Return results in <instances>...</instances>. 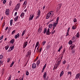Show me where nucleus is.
<instances>
[{
	"label": "nucleus",
	"mask_w": 80,
	"mask_h": 80,
	"mask_svg": "<svg viewBox=\"0 0 80 80\" xmlns=\"http://www.w3.org/2000/svg\"><path fill=\"white\" fill-rule=\"evenodd\" d=\"M47 28H45L44 29V31L43 32V33L45 34V32H46L47 35H50L51 32L50 33V29L48 28L47 30Z\"/></svg>",
	"instance_id": "obj_1"
},
{
	"label": "nucleus",
	"mask_w": 80,
	"mask_h": 80,
	"mask_svg": "<svg viewBox=\"0 0 80 80\" xmlns=\"http://www.w3.org/2000/svg\"><path fill=\"white\" fill-rule=\"evenodd\" d=\"M52 13H53L52 11H51L49 12L46 16V19H48L52 15Z\"/></svg>",
	"instance_id": "obj_2"
},
{
	"label": "nucleus",
	"mask_w": 80,
	"mask_h": 80,
	"mask_svg": "<svg viewBox=\"0 0 80 80\" xmlns=\"http://www.w3.org/2000/svg\"><path fill=\"white\" fill-rule=\"evenodd\" d=\"M58 20H59V17H58L57 18V19H56V22H54L53 23V27H56V26L57 25V24H58Z\"/></svg>",
	"instance_id": "obj_3"
},
{
	"label": "nucleus",
	"mask_w": 80,
	"mask_h": 80,
	"mask_svg": "<svg viewBox=\"0 0 80 80\" xmlns=\"http://www.w3.org/2000/svg\"><path fill=\"white\" fill-rule=\"evenodd\" d=\"M61 60H62L60 59V58H59V59H58L57 61V62H58L57 63V64L56 65H57L56 68L58 67V65H60V62H61Z\"/></svg>",
	"instance_id": "obj_4"
},
{
	"label": "nucleus",
	"mask_w": 80,
	"mask_h": 80,
	"mask_svg": "<svg viewBox=\"0 0 80 80\" xmlns=\"http://www.w3.org/2000/svg\"><path fill=\"white\" fill-rule=\"evenodd\" d=\"M19 8H20V5L18 4L16 5V7L15 8V10H16V11H18L19 9Z\"/></svg>",
	"instance_id": "obj_5"
},
{
	"label": "nucleus",
	"mask_w": 80,
	"mask_h": 80,
	"mask_svg": "<svg viewBox=\"0 0 80 80\" xmlns=\"http://www.w3.org/2000/svg\"><path fill=\"white\" fill-rule=\"evenodd\" d=\"M5 13L6 15H9V9L6 10Z\"/></svg>",
	"instance_id": "obj_6"
},
{
	"label": "nucleus",
	"mask_w": 80,
	"mask_h": 80,
	"mask_svg": "<svg viewBox=\"0 0 80 80\" xmlns=\"http://www.w3.org/2000/svg\"><path fill=\"white\" fill-rule=\"evenodd\" d=\"M19 37L20 34H19V33H18L17 35H16L14 36V37L16 39H17V38H19Z\"/></svg>",
	"instance_id": "obj_7"
},
{
	"label": "nucleus",
	"mask_w": 80,
	"mask_h": 80,
	"mask_svg": "<svg viewBox=\"0 0 80 80\" xmlns=\"http://www.w3.org/2000/svg\"><path fill=\"white\" fill-rule=\"evenodd\" d=\"M32 68H36V64L35 63L32 64Z\"/></svg>",
	"instance_id": "obj_8"
},
{
	"label": "nucleus",
	"mask_w": 80,
	"mask_h": 80,
	"mask_svg": "<svg viewBox=\"0 0 80 80\" xmlns=\"http://www.w3.org/2000/svg\"><path fill=\"white\" fill-rule=\"evenodd\" d=\"M43 76L44 77V79H45L46 78V77H47V72H45L44 75H43Z\"/></svg>",
	"instance_id": "obj_9"
},
{
	"label": "nucleus",
	"mask_w": 80,
	"mask_h": 80,
	"mask_svg": "<svg viewBox=\"0 0 80 80\" xmlns=\"http://www.w3.org/2000/svg\"><path fill=\"white\" fill-rule=\"evenodd\" d=\"M30 55H31V52L30 51H28V54L27 55V57H30Z\"/></svg>",
	"instance_id": "obj_10"
},
{
	"label": "nucleus",
	"mask_w": 80,
	"mask_h": 80,
	"mask_svg": "<svg viewBox=\"0 0 80 80\" xmlns=\"http://www.w3.org/2000/svg\"><path fill=\"white\" fill-rule=\"evenodd\" d=\"M62 6V3L58 5V7L57 8H58L59 10H60L61 8V6Z\"/></svg>",
	"instance_id": "obj_11"
},
{
	"label": "nucleus",
	"mask_w": 80,
	"mask_h": 80,
	"mask_svg": "<svg viewBox=\"0 0 80 80\" xmlns=\"http://www.w3.org/2000/svg\"><path fill=\"white\" fill-rule=\"evenodd\" d=\"M79 77H80V74H77L75 77L76 79L78 78H79Z\"/></svg>",
	"instance_id": "obj_12"
},
{
	"label": "nucleus",
	"mask_w": 80,
	"mask_h": 80,
	"mask_svg": "<svg viewBox=\"0 0 80 80\" xmlns=\"http://www.w3.org/2000/svg\"><path fill=\"white\" fill-rule=\"evenodd\" d=\"M28 42H27V41H26V42H25V43L23 46V47L24 48H25V47H26L27 46V45L28 44Z\"/></svg>",
	"instance_id": "obj_13"
},
{
	"label": "nucleus",
	"mask_w": 80,
	"mask_h": 80,
	"mask_svg": "<svg viewBox=\"0 0 80 80\" xmlns=\"http://www.w3.org/2000/svg\"><path fill=\"white\" fill-rule=\"evenodd\" d=\"M42 30L40 28H39L38 30V32L39 33H41V32H42Z\"/></svg>",
	"instance_id": "obj_14"
},
{
	"label": "nucleus",
	"mask_w": 80,
	"mask_h": 80,
	"mask_svg": "<svg viewBox=\"0 0 80 80\" xmlns=\"http://www.w3.org/2000/svg\"><path fill=\"white\" fill-rule=\"evenodd\" d=\"M53 26V24H50L48 26V27L49 28H52V26Z\"/></svg>",
	"instance_id": "obj_15"
},
{
	"label": "nucleus",
	"mask_w": 80,
	"mask_h": 80,
	"mask_svg": "<svg viewBox=\"0 0 80 80\" xmlns=\"http://www.w3.org/2000/svg\"><path fill=\"white\" fill-rule=\"evenodd\" d=\"M25 32H26V30H24L23 31L22 33V37H23V35H25Z\"/></svg>",
	"instance_id": "obj_16"
},
{
	"label": "nucleus",
	"mask_w": 80,
	"mask_h": 80,
	"mask_svg": "<svg viewBox=\"0 0 80 80\" xmlns=\"http://www.w3.org/2000/svg\"><path fill=\"white\" fill-rule=\"evenodd\" d=\"M41 12L40 11V10H39L38 12V16H39V17H40V15Z\"/></svg>",
	"instance_id": "obj_17"
},
{
	"label": "nucleus",
	"mask_w": 80,
	"mask_h": 80,
	"mask_svg": "<svg viewBox=\"0 0 80 80\" xmlns=\"http://www.w3.org/2000/svg\"><path fill=\"white\" fill-rule=\"evenodd\" d=\"M14 42H15V39H12L10 41L11 43H12V44H13L14 43Z\"/></svg>",
	"instance_id": "obj_18"
},
{
	"label": "nucleus",
	"mask_w": 80,
	"mask_h": 80,
	"mask_svg": "<svg viewBox=\"0 0 80 80\" xmlns=\"http://www.w3.org/2000/svg\"><path fill=\"white\" fill-rule=\"evenodd\" d=\"M27 1L25 0L23 4V6H24V7H25V5H27Z\"/></svg>",
	"instance_id": "obj_19"
},
{
	"label": "nucleus",
	"mask_w": 80,
	"mask_h": 80,
	"mask_svg": "<svg viewBox=\"0 0 80 80\" xmlns=\"http://www.w3.org/2000/svg\"><path fill=\"white\" fill-rule=\"evenodd\" d=\"M12 24H13V20L11 19L10 20V25L11 26L12 25Z\"/></svg>",
	"instance_id": "obj_20"
},
{
	"label": "nucleus",
	"mask_w": 80,
	"mask_h": 80,
	"mask_svg": "<svg viewBox=\"0 0 80 80\" xmlns=\"http://www.w3.org/2000/svg\"><path fill=\"white\" fill-rule=\"evenodd\" d=\"M40 60H38L37 62V66H38L39 65V64H40Z\"/></svg>",
	"instance_id": "obj_21"
},
{
	"label": "nucleus",
	"mask_w": 80,
	"mask_h": 80,
	"mask_svg": "<svg viewBox=\"0 0 80 80\" xmlns=\"http://www.w3.org/2000/svg\"><path fill=\"white\" fill-rule=\"evenodd\" d=\"M63 71H62V72H61V73H60V77H62V75H63Z\"/></svg>",
	"instance_id": "obj_22"
},
{
	"label": "nucleus",
	"mask_w": 80,
	"mask_h": 80,
	"mask_svg": "<svg viewBox=\"0 0 80 80\" xmlns=\"http://www.w3.org/2000/svg\"><path fill=\"white\" fill-rule=\"evenodd\" d=\"M18 16H17V17L15 18L14 19V21L15 22H16V21H17V19H18Z\"/></svg>",
	"instance_id": "obj_23"
},
{
	"label": "nucleus",
	"mask_w": 80,
	"mask_h": 80,
	"mask_svg": "<svg viewBox=\"0 0 80 80\" xmlns=\"http://www.w3.org/2000/svg\"><path fill=\"white\" fill-rule=\"evenodd\" d=\"M34 15L33 14L32 15V16L30 18H29V20H32V19H33V17H34Z\"/></svg>",
	"instance_id": "obj_24"
},
{
	"label": "nucleus",
	"mask_w": 80,
	"mask_h": 80,
	"mask_svg": "<svg viewBox=\"0 0 80 80\" xmlns=\"http://www.w3.org/2000/svg\"><path fill=\"white\" fill-rule=\"evenodd\" d=\"M14 64V61H12V63L11 64V65L10 66V67H12V66L13 65V64Z\"/></svg>",
	"instance_id": "obj_25"
},
{
	"label": "nucleus",
	"mask_w": 80,
	"mask_h": 80,
	"mask_svg": "<svg viewBox=\"0 0 80 80\" xmlns=\"http://www.w3.org/2000/svg\"><path fill=\"white\" fill-rule=\"evenodd\" d=\"M72 43H73V42L71 40H70L69 42L68 43L69 45H72Z\"/></svg>",
	"instance_id": "obj_26"
},
{
	"label": "nucleus",
	"mask_w": 80,
	"mask_h": 80,
	"mask_svg": "<svg viewBox=\"0 0 80 80\" xmlns=\"http://www.w3.org/2000/svg\"><path fill=\"white\" fill-rule=\"evenodd\" d=\"M24 12H22L21 14V17H24Z\"/></svg>",
	"instance_id": "obj_27"
},
{
	"label": "nucleus",
	"mask_w": 80,
	"mask_h": 80,
	"mask_svg": "<svg viewBox=\"0 0 80 80\" xmlns=\"http://www.w3.org/2000/svg\"><path fill=\"white\" fill-rule=\"evenodd\" d=\"M76 36L77 37V38H79V32H78L76 35Z\"/></svg>",
	"instance_id": "obj_28"
},
{
	"label": "nucleus",
	"mask_w": 80,
	"mask_h": 80,
	"mask_svg": "<svg viewBox=\"0 0 80 80\" xmlns=\"http://www.w3.org/2000/svg\"><path fill=\"white\" fill-rule=\"evenodd\" d=\"M8 48H9V47H8V45L5 46V48L6 49V50H7Z\"/></svg>",
	"instance_id": "obj_29"
},
{
	"label": "nucleus",
	"mask_w": 80,
	"mask_h": 80,
	"mask_svg": "<svg viewBox=\"0 0 80 80\" xmlns=\"http://www.w3.org/2000/svg\"><path fill=\"white\" fill-rule=\"evenodd\" d=\"M50 48V45H48L47 46V49H49V48Z\"/></svg>",
	"instance_id": "obj_30"
},
{
	"label": "nucleus",
	"mask_w": 80,
	"mask_h": 80,
	"mask_svg": "<svg viewBox=\"0 0 80 80\" xmlns=\"http://www.w3.org/2000/svg\"><path fill=\"white\" fill-rule=\"evenodd\" d=\"M62 48V46H61V47H60L58 50V52H60V50H61V48Z\"/></svg>",
	"instance_id": "obj_31"
},
{
	"label": "nucleus",
	"mask_w": 80,
	"mask_h": 80,
	"mask_svg": "<svg viewBox=\"0 0 80 80\" xmlns=\"http://www.w3.org/2000/svg\"><path fill=\"white\" fill-rule=\"evenodd\" d=\"M42 45H45L46 43V41H43L42 42Z\"/></svg>",
	"instance_id": "obj_32"
},
{
	"label": "nucleus",
	"mask_w": 80,
	"mask_h": 80,
	"mask_svg": "<svg viewBox=\"0 0 80 80\" xmlns=\"http://www.w3.org/2000/svg\"><path fill=\"white\" fill-rule=\"evenodd\" d=\"M47 66V64H45L44 66H43V70H44L45 69V68H46V67Z\"/></svg>",
	"instance_id": "obj_33"
},
{
	"label": "nucleus",
	"mask_w": 80,
	"mask_h": 80,
	"mask_svg": "<svg viewBox=\"0 0 80 80\" xmlns=\"http://www.w3.org/2000/svg\"><path fill=\"white\" fill-rule=\"evenodd\" d=\"M16 30H14L12 32V35H13V34H14V33H15V32H16Z\"/></svg>",
	"instance_id": "obj_34"
},
{
	"label": "nucleus",
	"mask_w": 80,
	"mask_h": 80,
	"mask_svg": "<svg viewBox=\"0 0 80 80\" xmlns=\"http://www.w3.org/2000/svg\"><path fill=\"white\" fill-rule=\"evenodd\" d=\"M14 48V46H12V47L11 48V50H13V49Z\"/></svg>",
	"instance_id": "obj_35"
},
{
	"label": "nucleus",
	"mask_w": 80,
	"mask_h": 80,
	"mask_svg": "<svg viewBox=\"0 0 80 80\" xmlns=\"http://www.w3.org/2000/svg\"><path fill=\"white\" fill-rule=\"evenodd\" d=\"M19 80H23V78L20 77L19 78Z\"/></svg>",
	"instance_id": "obj_36"
},
{
	"label": "nucleus",
	"mask_w": 80,
	"mask_h": 80,
	"mask_svg": "<svg viewBox=\"0 0 80 80\" xmlns=\"http://www.w3.org/2000/svg\"><path fill=\"white\" fill-rule=\"evenodd\" d=\"M73 22H77L76 18H74V20H73Z\"/></svg>",
	"instance_id": "obj_37"
},
{
	"label": "nucleus",
	"mask_w": 80,
	"mask_h": 80,
	"mask_svg": "<svg viewBox=\"0 0 80 80\" xmlns=\"http://www.w3.org/2000/svg\"><path fill=\"white\" fill-rule=\"evenodd\" d=\"M75 28L76 27H75L74 26H73L72 27V28L73 30H75Z\"/></svg>",
	"instance_id": "obj_38"
},
{
	"label": "nucleus",
	"mask_w": 80,
	"mask_h": 80,
	"mask_svg": "<svg viewBox=\"0 0 80 80\" xmlns=\"http://www.w3.org/2000/svg\"><path fill=\"white\" fill-rule=\"evenodd\" d=\"M3 36L2 35L1 37L0 38V40H2L3 39Z\"/></svg>",
	"instance_id": "obj_39"
},
{
	"label": "nucleus",
	"mask_w": 80,
	"mask_h": 80,
	"mask_svg": "<svg viewBox=\"0 0 80 80\" xmlns=\"http://www.w3.org/2000/svg\"><path fill=\"white\" fill-rule=\"evenodd\" d=\"M68 75H69V74H70V75H71V74H72V72H68Z\"/></svg>",
	"instance_id": "obj_40"
},
{
	"label": "nucleus",
	"mask_w": 80,
	"mask_h": 80,
	"mask_svg": "<svg viewBox=\"0 0 80 80\" xmlns=\"http://www.w3.org/2000/svg\"><path fill=\"white\" fill-rule=\"evenodd\" d=\"M37 47H38V45H36L34 49V52H35V50H36V48Z\"/></svg>",
	"instance_id": "obj_41"
},
{
	"label": "nucleus",
	"mask_w": 80,
	"mask_h": 80,
	"mask_svg": "<svg viewBox=\"0 0 80 80\" xmlns=\"http://www.w3.org/2000/svg\"><path fill=\"white\" fill-rule=\"evenodd\" d=\"M6 2H7V0H4L3 2V3H4V4H5V3H6Z\"/></svg>",
	"instance_id": "obj_42"
},
{
	"label": "nucleus",
	"mask_w": 80,
	"mask_h": 80,
	"mask_svg": "<svg viewBox=\"0 0 80 80\" xmlns=\"http://www.w3.org/2000/svg\"><path fill=\"white\" fill-rule=\"evenodd\" d=\"M3 58V55H0V60L2 59Z\"/></svg>",
	"instance_id": "obj_43"
},
{
	"label": "nucleus",
	"mask_w": 80,
	"mask_h": 80,
	"mask_svg": "<svg viewBox=\"0 0 80 80\" xmlns=\"http://www.w3.org/2000/svg\"><path fill=\"white\" fill-rule=\"evenodd\" d=\"M29 74V72H28L27 71L26 73V75L27 76Z\"/></svg>",
	"instance_id": "obj_44"
},
{
	"label": "nucleus",
	"mask_w": 80,
	"mask_h": 80,
	"mask_svg": "<svg viewBox=\"0 0 80 80\" xmlns=\"http://www.w3.org/2000/svg\"><path fill=\"white\" fill-rule=\"evenodd\" d=\"M75 47V45H74L73 46H72V49H73V48H74Z\"/></svg>",
	"instance_id": "obj_45"
},
{
	"label": "nucleus",
	"mask_w": 80,
	"mask_h": 80,
	"mask_svg": "<svg viewBox=\"0 0 80 80\" xmlns=\"http://www.w3.org/2000/svg\"><path fill=\"white\" fill-rule=\"evenodd\" d=\"M65 48L64 49L63 51L62 52V53L64 54L65 53Z\"/></svg>",
	"instance_id": "obj_46"
},
{
	"label": "nucleus",
	"mask_w": 80,
	"mask_h": 80,
	"mask_svg": "<svg viewBox=\"0 0 80 80\" xmlns=\"http://www.w3.org/2000/svg\"><path fill=\"white\" fill-rule=\"evenodd\" d=\"M9 5H10V6H11V5H12V1H10V2L9 3Z\"/></svg>",
	"instance_id": "obj_47"
},
{
	"label": "nucleus",
	"mask_w": 80,
	"mask_h": 80,
	"mask_svg": "<svg viewBox=\"0 0 80 80\" xmlns=\"http://www.w3.org/2000/svg\"><path fill=\"white\" fill-rule=\"evenodd\" d=\"M3 63V62H2V61H0V67L1 66V65Z\"/></svg>",
	"instance_id": "obj_48"
},
{
	"label": "nucleus",
	"mask_w": 80,
	"mask_h": 80,
	"mask_svg": "<svg viewBox=\"0 0 80 80\" xmlns=\"http://www.w3.org/2000/svg\"><path fill=\"white\" fill-rule=\"evenodd\" d=\"M38 58V57H37L34 60V62H36L37 60V59Z\"/></svg>",
	"instance_id": "obj_49"
},
{
	"label": "nucleus",
	"mask_w": 80,
	"mask_h": 80,
	"mask_svg": "<svg viewBox=\"0 0 80 80\" xmlns=\"http://www.w3.org/2000/svg\"><path fill=\"white\" fill-rule=\"evenodd\" d=\"M10 58H8L7 62H10Z\"/></svg>",
	"instance_id": "obj_50"
},
{
	"label": "nucleus",
	"mask_w": 80,
	"mask_h": 80,
	"mask_svg": "<svg viewBox=\"0 0 80 80\" xmlns=\"http://www.w3.org/2000/svg\"><path fill=\"white\" fill-rule=\"evenodd\" d=\"M65 63H66V61H65V60L63 61V62H62L63 64H65Z\"/></svg>",
	"instance_id": "obj_51"
},
{
	"label": "nucleus",
	"mask_w": 80,
	"mask_h": 80,
	"mask_svg": "<svg viewBox=\"0 0 80 80\" xmlns=\"http://www.w3.org/2000/svg\"><path fill=\"white\" fill-rule=\"evenodd\" d=\"M39 43V42L38 41L37 42L36 44V45H38V44Z\"/></svg>",
	"instance_id": "obj_52"
},
{
	"label": "nucleus",
	"mask_w": 80,
	"mask_h": 80,
	"mask_svg": "<svg viewBox=\"0 0 80 80\" xmlns=\"http://www.w3.org/2000/svg\"><path fill=\"white\" fill-rule=\"evenodd\" d=\"M69 30H70V28H68V30H67V32H69Z\"/></svg>",
	"instance_id": "obj_53"
},
{
	"label": "nucleus",
	"mask_w": 80,
	"mask_h": 80,
	"mask_svg": "<svg viewBox=\"0 0 80 80\" xmlns=\"http://www.w3.org/2000/svg\"><path fill=\"white\" fill-rule=\"evenodd\" d=\"M17 12H15V14L14 15V16H15H15H16L17 15Z\"/></svg>",
	"instance_id": "obj_54"
},
{
	"label": "nucleus",
	"mask_w": 80,
	"mask_h": 80,
	"mask_svg": "<svg viewBox=\"0 0 80 80\" xmlns=\"http://www.w3.org/2000/svg\"><path fill=\"white\" fill-rule=\"evenodd\" d=\"M69 35V34H68V32H67V35H66V36H68Z\"/></svg>",
	"instance_id": "obj_55"
},
{
	"label": "nucleus",
	"mask_w": 80,
	"mask_h": 80,
	"mask_svg": "<svg viewBox=\"0 0 80 80\" xmlns=\"http://www.w3.org/2000/svg\"><path fill=\"white\" fill-rule=\"evenodd\" d=\"M8 27H7L5 29V30H8Z\"/></svg>",
	"instance_id": "obj_56"
},
{
	"label": "nucleus",
	"mask_w": 80,
	"mask_h": 80,
	"mask_svg": "<svg viewBox=\"0 0 80 80\" xmlns=\"http://www.w3.org/2000/svg\"><path fill=\"white\" fill-rule=\"evenodd\" d=\"M76 38L75 37H73L72 38V40L73 41V40H75V39Z\"/></svg>",
	"instance_id": "obj_57"
},
{
	"label": "nucleus",
	"mask_w": 80,
	"mask_h": 80,
	"mask_svg": "<svg viewBox=\"0 0 80 80\" xmlns=\"http://www.w3.org/2000/svg\"><path fill=\"white\" fill-rule=\"evenodd\" d=\"M39 17L40 16H37L36 18V19H37V18H39Z\"/></svg>",
	"instance_id": "obj_58"
},
{
	"label": "nucleus",
	"mask_w": 80,
	"mask_h": 80,
	"mask_svg": "<svg viewBox=\"0 0 80 80\" xmlns=\"http://www.w3.org/2000/svg\"><path fill=\"white\" fill-rule=\"evenodd\" d=\"M44 71V69H42V71H41V72L42 73H43V71Z\"/></svg>",
	"instance_id": "obj_59"
},
{
	"label": "nucleus",
	"mask_w": 80,
	"mask_h": 80,
	"mask_svg": "<svg viewBox=\"0 0 80 80\" xmlns=\"http://www.w3.org/2000/svg\"><path fill=\"white\" fill-rule=\"evenodd\" d=\"M45 6H44L43 7V10H44V9H45Z\"/></svg>",
	"instance_id": "obj_60"
},
{
	"label": "nucleus",
	"mask_w": 80,
	"mask_h": 80,
	"mask_svg": "<svg viewBox=\"0 0 80 80\" xmlns=\"http://www.w3.org/2000/svg\"><path fill=\"white\" fill-rule=\"evenodd\" d=\"M11 50L9 49V50H8V52H11Z\"/></svg>",
	"instance_id": "obj_61"
},
{
	"label": "nucleus",
	"mask_w": 80,
	"mask_h": 80,
	"mask_svg": "<svg viewBox=\"0 0 80 80\" xmlns=\"http://www.w3.org/2000/svg\"><path fill=\"white\" fill-rule=\"evenodd\" d=\"M55 30H54L52 32V34H53V33H55Z\"/></svg>",
	"instance_id": "obj_62"
},
{
	"label": "nucleus",
	"mask_w": 80,
	"mask_h": 80,
	"mask_svg": "<svg viewBox=\"0 0 80 80\" xmlns=\"http://www.w3.org/2000/svg\"><path fill=\"white\" fill-rule=\"evenodd\" d=\"M42 48H41L40 49V52H41L42 51Z\"/></svg>",
	"instance_id": "obj_63"
},
{
	"label": "nucleus",
	"mask_w": 80,
	"mask_h": 80,
	"mask_svg": "<svg viewBox=\"0 0 80 80\" xmlns=\"http://www.w3.org/2000/svg\"><path fill=\"white\" fill-rule=\"evenodd\" d=\"M22 1H23V0H20V2H22Z\"/></svg>",
	"instance_id": "obj_64"
}]
</instances>
